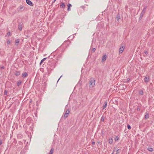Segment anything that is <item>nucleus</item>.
<instances>
[{
	"label": "nucleus",
	"instance_id": "1",
	"mask_svg": "<svg viewBox=\"0 0 154 154\" xmlns=\"http://www.w3.org/2000/svg\"><path fill=\"white\" fill-rule=\"evenodd\" d=\"M95 80L94 78H92L89 82V86L90 87H93L95 85Z\"/></svg>",
	"mask_w": 154,
	"mask_h": 154
},
{
	"label": "nucleus",
	"instance_id": "2",
	"mask_svg": "<svg viewBox=\"0 0 154 154\" xmlns=\"http://www.w3.org/2000/svg\"><path fill=\"white\" fill-rule=\"evenodd\" d=\"M69 113V110H67L66 111L64 115V119H66L68 116Z\"/></svg>",
	"mask_w": 154,
	"mask_h": 154
},
{
	"label": "nucleus",
	"instance_id": "3",
	"mask_svg": "<svg viewBox=\"0 0 154 154\" xmlns=\"http://www.w3.org/2000/svg\"><path fill=\"white\" fill-rule=\"evenodd\" d=\"M124 49V48L123 46H122L119 48V54H120L123 52Z\"/></svg>",
	"mask_w": 154,
	"mask_h": 154
},
{
	"label": "nucleus",
	"instance_id": "4",
	"mask_svg": "<svg viewBox=\"0 0 154 154\" xmlns=\"http://www.w3.org/2000/svg\"><path fill=\"white\" fill-rule=\"evenodd\" d=\"M22 23H19L18 25V28L19 30L21 31L22 29Z\"/></svg>",
	"mask_w": 154,
	"mask_h": 154
},
{
	"label": "nucleus",
	"instance_id": "5",
	"mask_svg": "<svg viewBox=\"0 0 154 154\" xmlns=\"http://www.w3.org/2000/svg\"><path fill=\"white\" fill-rule=\"evenodd\" d=\"M26 3L30 6L32 5V3L29 0H26Z\"/></svg>",
	"mask_w": 154,
	"mask_h": 154
},
{
	"label": "nucleus",
	"instance_id": "6",
	"mask_svg": "<svg viewBox=\"0 0 154 154\" xmlns=\"http://www.w3.org/2000/svg\"><path fill=\"white\" fill-rule=\"evenodd\" d=\"M20 39H16L15 41V44L16 46H17L19 43Z\"/></svg>",
	"mask_w": 154,
	"mask_h": 154
},
{
	"label": "nucleus",
	"instance_id": "7",
	"mask_svg": "<svg viewBox=\"0 0 154 154\" xmlns=\"http://www.w3.org/2000/svg\"><path fill=\"white\" fill-rule=\"evenodd\" d=\"M106 54L103 55L102 57V62H103L106 60Z\"/></svg>",
	"mask_w": 154,
	"mask_h": 154
},
{
	"label": "nucleus",
	"instance_id": "8",
	"mask_svg": "<svg viewBox=\"0 0 154 154\" xmlns=\"http://www.w3.org/2000/svg\"><path fill=\"white\" fill-rule=\"evenodd\" d=\"M60 7L61 8H65V5L64 3L61 2L60 4Z\"/></svg>",
	"mask_w": 154,
	"mask_h": 154
},
{
	"label": "nucleus",
	"instance_id": "9",
	"mask_svg": "<svg viewBox=\"0 0 154 154\" xmlns=\"http://www.w3.org/2000/svg\"><path fill=\"white\" fill-rule=\"evenodd\" d=\"M149 81V77H145L144 78V81L145 82H148Z\"/></svg>",
	"mask_w": 154,
	"mask_h": 154
},
{
	"label": "nucleus",
	"instance_id": "10",
	"mask_svg": "<svg viewBox=\"0 0 154 154\" xmlns=\"http://www.w3.org/2000/svg\"><path fill=\"white\" fill-rule=\"evenodd\" d=\"M22 77L23 78L26 77L28 76V74L26 72H24L22 74Z\"/></svg>",
	"mask_w": 154,
	"mask_h": 154
},
{
	"label": "nucleus",
	"instance_id": "11",
	"mask_svg": "<svg viewBox=\"0 0 154 154\" xmlns=\"http://www.w3.org/2000/svg\"><path fill=\"white\" fill-rule=\"evenodd\" d=\"M149 118V113L147 112H146L145 114V118L147 119Z\"/></svg>",
	"mask_w": 154,
	"mask_h": 154
},
{
	"label": "nucleus",
	"instance_id": "12",
	"mask_svg": "<svg viewBox=\"0 0 154 154\" xmlns=\"http://www.w3.org/2000/svg\"><path fill=\"white\" fill-rule=\"evenodd\" d=\"M146 8H147L146 7H145V8H144L143 9V10L141 13L144 14H145V13L146 12Z\"/></svg>",
	"mask_w": 154,
	"mask_h": 154
},
{
	"label": "nucleus",
	"instance_id": "13",
	"mask_svg": "<svg viewBox=\"0 0 154 154\" xmlns=\"http://www.w3.org/2000/svg\"><path fill=\"white\" fill-rule=\"evenodd\" d=\"M107 102H105L104 103V104L103 106V109H105V108H106V106H107Z\"/></svg>",
	"mask_w": 154,
	"mask_h": 154
},
{
	"label": "nucleus",
	"instance_id": "14",
	"mask_svg": "<svg viewBox=\"0 0 154 154\" xmlns=\"http://www.w3.org/2000/svg\"><path fill=\"white\" fill-rule=\"evenodd\" d=\"M68 6V8H67V10L68 11H70V8L71 7H72V5L70 4H69L68 5H67Z\"/></svg>",
	"mask_w": 154,
	"mask_h": 154
},
{
	"label": "nucleus",
	"instance_id": "15",
	"mask_svg": "<svg viewBox=\"0 0 154 154\" xmlns=\"http://www.w3.org/2000/svg\"><path fill=\"white\" fill-rule=\"evenodd\" d=\"M147 150L150 151V152H152L153 151V149L152 148H151V147H148L147 149Z\"/></svg>",
	"mask_w": 154,
	"mask_h": 154
},
{
	"label": "nucleus",
	"instance_id": "16",
	"mask_svg": "<svg viewBox=\"0 0 154 154\" xmlns=\"http://www.w3.org/2000/svg\"><path fill=\"white\" fill-rule=\"evenodd\" d=\"M113 142V140L111 138H109V143L110 144H112V143Z\"/></svg>",
	"mask_w": 154,
	"mask_h": 154
},
{
	"label": "nucleus",
	"instance_id": "17",
	"mask_svg": "<svg viewBox=\"0 0 154 154\" xmlns=\"http://www.w3.org/2000/svg\"><path fill=\"white\" fill-rule=\"evenodd\" d=\"M120 14H118L117 15V16L116 17V20L117 21L119 20L120 19Z\"/></svg>",
	"mask_w": 154,
	"mask_h": 154
},
{
	"label": "nucleus",
	"instance_id": "18",
	"mask_svg": "<svg viewBox=\"0 0 154 154\" xmlns=\"http://www.w3.org/2000/svg\"><path fill=\"white\" fill-rule=\"evenodd\" d=\"M20 74V73L19 72L17 71L15 73V75L17 76L19 75Z\"/></svg>",
	"mask_w": 154,
	"mask_h": 154
},
{
	"label": "nucleus",
	"instance_id": "19",
	"mask_svg": "<svg viewBox=\"0 0 154 154\" xmlns=\"http://www.w3.org/2000/svg\"><path fill=\"white\" fill-rule=\"evenodd\" d=\"M46 58H45L42 59L40 62V64H41L46 59Z\"/></svg>",
	"mask_w": 154,
	"mask_h": 154
},
{
	"label": "nucleus",
	"instance_id": "20",
	"mask_svg": "<svg viewBox=\"0 0 154 154\" xmlns=\"http://www.w3.org/2000/svg\"><path fill=\"white\" fill-rule=\"evenodd\" d=\"M121 149H117L116 151V154H118V153H119L120 152Z\"/></svg>",
	"mask_w": 154,
	"mask_h": 154
},
{
	"label": "nucleus",
	"instance_id": "21",
	"mask_svg": "<svg viewBox=\"0 0 154 154\" xmlns=\"http://www.w3.org/2000/svg\"><path fill=\"white\" fill-rule=\"evenodd\" d=\"M139 93L140 95H143V92L142 90H141L139 91Z\"/></svg>",
	"mask_w": 154,
	"mask_h": 154
},
{
	"label": "nucleus",
	"instance_id": "22",
	"mask_svg": "<svg viewBox=\"0 0 154 154\" xmlns=\"http://www.w3.org/2000/svg\"><path fill=\"white\" fill-rule=\"evenodd\" d=\"M53 151H54V150L52 148L50 151V154H52L53 152Z\"/></svg>",
	"mask_w": 154,
	"mask_h": 154
},
{
	"label": "nucleus",
	"instance_id": "23",
	"mask_svg": "<svg viewBox=\"0 0 154 154\" xmlns=\"http://www.w3.org/2000/svg\"><path fill=\"white\" fill-rule=\"evenodd\" d=\"M96 50V49L95 48H93L91 49V51L93 53H94L95 52Z\"/></svg>",
	"mask_w": 154,
	"mask_h": 154
},
{
	"label": "nucleus",
	"instance_id": "24",
	"mask_svg": "<svg viewBox=\"0 0 154 154\" xmlns=\"http://www.w3.org/2000/svg\"><path fill=\"white\" fill-rule=\"evenodd\" d=\"M101 120L102 122H104V118L103 116H102Z\"/></svg>",
	"mask_w": 154,
	"mask_h": 154
},
{
	"label": "nucleus",
	"instance_id": "25",
	"mask_svg": "<svg viewBox=\"0 0 154 154\" xmlns=\"http://www.w3.org/2000/svg\"><path fill=\"white\" fill-rule=\"evenodd\" d=\"M127 126V128L128 129H131V127L129 125H128Z\"/></svg>",
	"mask_w": 154,
	"mask_h": 154
},
{
	"label": "nucleus",
	"instance_id": "26",
	"mask_svg": "<svg viewBox=\"0 0 154 154\" xmlns=\"http://www.w3.org/2000/svg\"><path fill=\"white\" fill-rule=\"evenodd\" d=\"M7 43L8 45H9L11 43V41L10 40H8L7 41Z\"/></svg>",
	"mask_w": 154,
	"mask_h": 154
},
{
	"label": "nucleus",
	"instance_id": "27",
	"mask_svg": "<svg viewBox=\"0 0 154 154\" xmlns=\"http://www.w3.org/2000/svg\"><path fill=\"white\" fill-rule=\"evenodd\" d=\"M11 34L10 32H8L7 33V35L8 36H9L11 35Z\"/></svg>",
	"mask_w": 154,
	"mask_h": 154
},
{
	"label": "nucleus",
	"instance_id": "28",
	"mask_svg": "<svg viewBox=\"0 0 154 154\" xmlns=\"http://www.w3.org/2000/svg\"><path fill=\"white\" fill-rule=\"evenodd\" d=\"M21 84V82H18L17 83V85L18 86H19Z\"/></svg>",
	"mask_w": 154,
	"mask_h": 154
},
{
	"label": "nucleus",
	"instance_id": "29",
	"mask_svg": "<svg viewBox=\"0 0 154 154\" xmlns=\"http://www.w3.org/2000/svg\"><path fill=\"white\" fill-rule=\"evenodd\" d=\"M4 94L6 95L7 94V91L5 90L4 91Z\"/></svg>",
	"mask_w": 154,
	"mask_h": 154
},
{
	"label": "nucleus",
	"instance_id": "30",
	"mask_svg": "<svg viewBox=\"0 0 154 154\" xmlns=\"http://www.w3.org/2000/svg\"><path fill=\"white\" fill-rule=\"evenodd\" d=\"M118 139H119V137H117V136H116V137L115 138V140L116 141L117 140H118Z\"/></svg>",
	"mask_w": 154,
	"mask_h": 154
},
{
	"label": "nucleus",
	"instance_id": "31",
	"mask_svg": "<svg viewBox=\"0 0 154 154\" xmlns=\"http://www.w3.org/2000/svg\"><path fill=\"white\" fill-rule=\"evenodd\" d=\"M130 80V79L129 78H128L127 79V80H126V81L127 82H129Z\"/></svg>",
	"mask_w": 154,
	"mask_h": 154
},
{
	"label": "nucleus",
	"instance_id": "32",
	"mask_svg": "<svg viewBox=\"0 0 154 154\" xmlns=\"http://www.w3.org/2000/svg\"><path fill=\"white\" fill-rule=\"evenodd\" d=\"M143 15H144L142 13H141L140 15V17H143Z\"/></svg>",
	"mask_w": 154,
	"mask_h": 154
},
{
	"label": "nucleus",
	"instance_id": "33",
	"mask_svg": "<svg viewBox=\"0 0 154 154\" xmlns=\"http://www.w3.org/2000/svg\"><path fill=\"white\" fill-rule=\"evenodd\" d=\"M144 53L146 54L147 55V54H148V52L147 51H144Z\"/></svg>",
	"mask_w": 154,
	"mask_h": 154
},
{
	"label": "nucleus",
	"instance_id": "34",
	"mask_svg": "<svg viewBox=\"0 0 154 154\" xmlns=\"http://www.w3.org/2000/svg\"><path fill=\"white\" fill-rule=\"evenodd\" d=\"M19 8L21 10L23 8V6H20L19 7Z\"/></svg>",
	"mask_w": 154,
	"mask_h": 154
},
{
	"label": "nucleus",
	"instance_id": "35",
	"mask_svg": "<svg viewBox=\"0 0 154 154\" xmlns=\"http://www.w3.org/2000/svg\"><path fill=\"white\" fill-rule=\"evenodd\" d=\"M0 68L1 69H4V67L3 66H1L0 67Z\"/></svg>",
	"mask_w": 154,
	"mask_h": 154
},
{
	"label": "nucleus",
	"instance_id": "36",
	"mask_svg": "<svg viewBox=\"0 0 154 154\" xmlns=\"http://www.w3.org/2000/svg\"><path fill=\"white\" fill-rule=\"evenodd\" d=\"M2 143V140H0V145H1Z\"/></svg>",
	"mask_w": 154,
	"mask_h": 154
},
{
	"label": "nucleus",
	"instance_id": "37",
	"mask_svg": "<svg viewBox=\"0 0 154 154\" xmlns=\"http://www.w3.org/2000/svg\"><path fill=\"white\" fill-rule=\"evenodd\" d=\"M92 143L93 145H94L95 144V143L94 141H92Z\"/></svg>",
	"mask_w": 154,
	"mask_h": 154
},
{
	"label": "nucleus",
	"instance_id": "38",
	"mask_svg": "<svg viewBox=\"0 0 154 154\" xmlns=\"http://www.w3.org/2000/svg\"><path fill=\"white\" fill-rule=\"evenodd\" d=\"M62 76H61L60 78L59 79H58L57 81V82H58V81H59V80L60 79V78H61V77Z\"/></svg>",
	"mask_w": 154,
	"mask_h": 154
},
{
	"label": "nucleus",
	"instance_id": "39",
	"mask_svg": "<svg viewBox=\"0 0 154 154\" xmlns=\"http://www.w3.org/2000/svg\"><path fill=\"white\" fill-rule=\"evenodd\" d=\"M56 0H54V1H53V3H54V2H55V1H56Z\"/></svg>",
	"mask_w": 154,
	"mask_h": 154
},
{
	"label": "nucleus",
	"instance_id": "40",
	"mask_svg": "<svg viewBox=\"0 0 154 154\" xmlns=\"http://www.w3.org/2000/svg\"><path fill=\"white\" fill-rule=\"evenodd\" d=\"M29 119V118H27L26 119V121H27Z\"/></svg>",
	"mask_w": 154,
	"mask_h": 154
},
{
	"label": "nucleus",
	"instance_id": "41",
	"mask_svg": "<svg viewBox=\"0 0 154 154\" xmlns=\"http://www.w3.org/2000/svg\"><path fill=\"white\" fill-rule=\"evenodd\" d=\"M21 143V142H19V143Z\"/></svg>",
	"mask_w": 154,
	"mask_h": 154
},
{
	"label": "nucleus",
	"instance_id": "42",
	"mask_svg": "<svg viewBox=\"0 0 154 154\" xmlns=\"http://www.w3.org/2000/svg\"><path fill=\"white\" fill-rule=\"evenodd\" d=\"M21 143V142H19V143Z\"/></svg>",
	"mask_w": 154,
	"mask_h": 154
},
{
	"label": "nucleus",
	"instance_id": "43",
	"mask_svg": "<svg viewBox=\"0 0 154 154\" xmlns=\"http://www.w3.org/2000/svg\"><path fill=\"white\" fill-rule=\"evenodd\" d=\"M113 153H112L111 154H113Z\"/></svg>",
	"mask_w": 154,
	"mask_h": 154
}]
</instances>
